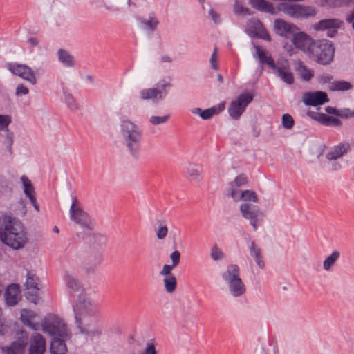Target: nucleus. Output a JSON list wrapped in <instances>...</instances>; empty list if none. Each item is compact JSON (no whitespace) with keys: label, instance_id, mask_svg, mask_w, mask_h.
<instances>
[{"label":"nucleus","instance_id":"f257e3e1","mask_svg":"<svg viewBox=\"0 0 354 354\" xmlns=\"http://www.w3.org/2000/svg\"><path fill=\"white\" fill-rule=\"evenodd\" d=\"M3 223L4 231L1 235L2 242L14 250L24 248L28 241V237L23 223L7 215L3 216Z\"/></svg>","mask_w":354,"mask_h":354},{"label":"nucleus","instance_id":"f03ea898","mask_svg":"<svg viewBox=\"0 0 354 354\" xmlns=\"http://www.w3.org/2000/svg\"><path fill=\"white\" fill-rule=\"evenodd\" d=\"M120 129L124 142L131 156L138 158L142 132L140 127L129 120H122Z\"/></svg>","mask_w":354,"mask_h":354},{"label":"nucleus","instance_id":"7ed1b4c3","mask_svg":"<svg viewBox=\"0 0 354 354\" xmlns=\"http://www.w3.org/2000/svg\"><path fill=\"white\" fill-rule=\"evenodd\" d=\"M334 53L335 48L330 41L317 40L315 42L309 58L321 64L326 65L333 60Z\"/></svg>","mask_w":354,"mask_h":354},{"label":"nucleus","instance_id":"20e7f679","mask_svg":"<svg viewBox=\"0 0 354 354\" xmlns=\"http://www.w3.org/2000/svg\"><path fill=\"white\" fill-rule=\"evenodd\" d=\"M93 304L87 290H82L77 295V301L73 306L75 322L81 329V323L93 314Z\"/></svg>","mask_w":354,"mask_h":354},{"label":"nucleus","instance_id":"39448f33","mask_svg":"<svg viewBox=\"0 0 354 354\" xmlns=\"http://www.w3.org/2000/svg\"><path fill=\"white\" fill-rule=\"evenodd\" d=\"M42 330L52 337H64L67 335L66 324L56 315H47L41 324Z\"/></svg>","mask_w":354,"mask_h":354},{"label":"nucleus","instance_id":"423d86ee","mask_svg":"<svg viewBox=\"0 0 354 354\" xmlns=\"http://www.w3.org/2000/svg\"><path fill=\"white\" fill-rule=\"evenodd\" d=\"M71 218L86 232H91L94 227V224L88 216L82 207L74 201L70 208Z\"/></svg>","mask_w":354,"mask_h":354},{"label":"nucleus","instance_id":"0eeeda50","mask_svg":"<svg viewBox=\"0 0 354 354\" xmlns=\"http://www.w3.org/2000/svg\"><path fill=\"white\" fill-rule=\"evenodd\" d=\"M239 209L242 216L250 221L253 230L256 232L258 223L261 222L264 217V212L259 207L248 203L241 204Z\"/></svg>","mask_w":354,"mask_h":354},{"label":"nucleus","instance_id":"6e6552de","mask_svg":"<svg viewBox=\"0 0 354 354\" xmlns=\"http://www.w3.org/2000/svg\"><path fill=\"white\" fill-rule=\"evenodd\" d=\"M279 10L295 19L306 18L316 15V12L313 8L298 4L281 3Z\"/></svg>","mask_w":354,"mask_h":354},{"label":"nucleus","instance_id":"1a4fd4ad","mask_svg":"<svg viewBox=\"0 0 354 354\" xmlns=\"http://www.w3.org/2000/svg\"><path fill=\"white\" fill-rule=\"evenodd\" d=\"M271 64L272 66V70L276 77L288 85L294 84V75L287 59H279L277 61L276 64H272V62H271Z\"/></svg>","mask_w":354,"mask_h":354},{"label":"nucleus","instance_id":"9d476101","mask_svg":"<svg viewBox=\"0 0 354 354\" xmlns=\"http://www.w3.org/2000/svg\"><path fill=\"white\" fill-rule=\"evenodd\" d=\"M291 41L297 49L302 51L309 57L316 40L306 32L298 31L293 34Z\"/></svg>","mask_w":354,"mask_h":354},{"label":"nucleus","instance_id":"9b49d317","mask_svg":"<svg viewBox=\"0 0 354 354\" xmlns=\"http://www.w3.org/2000/svg\"><path fill=\"white\" fill-rule=\"evenodd\" d=\"M252 99L253 96L249 93L240 95L236 100L231 102L228 108L230 116L234 119H238Z\"/></svg>","mask_w":354,"mask_h":354},{"label":"nucleus","instance_id":"f8f14e48","mask_svg":"<svg viewBox=\"0 0 354 354\" xmlns=\"http://www.w3.org/2000/svg\"><path fill=\"white\" fill-rule=\"evenodd\" d=\"M7 68L14 75L26 80L32 85L36 84L37 78L34 71L26 64H8Z\"/></svg>","mask_w":354,"mask_h":354},{"label":"nucleus","instance_id":"ddd939ff","mask_svg":"<svg viewBox=\"0 0 354 354\" xmlns=\"http://www.w3.org/2000/svg\"><path fill=\"white\" fill-rule=\"evenodd\" d=\"M342 24V21L339 19H326L315 23L312 27L316 31H326V35L333 37Z\"/></svg>","mask_w":354,"mask_h":354},{"label":"nucleus","instance_id":"4468645a","mask_svg":"<svg viewBox=\"0 0 354 354\" xmlns=\"http://www.w3.org/2000/svg\"><path fill=\"white\" fill-rule=\"evenodd\" d=\"M17 339L9 346L2 348V351L6 354H24L26 347L28 335L26 331L21 330L18 334Z\"/></svg>","mask_w":354,"mask_h":354},{"label":"nucleus","instance_id":"2eb2a0df","mask_svg":"<svg viewBox=\"0 0 354 354\" xmlns=\"http://www.w3.org/2000/svg\"><path fill=\"white\" fill-rule=\"evenodd\" d=\"M37 281L38 279L35 274L27 272L26 281L24 284L27 290L26 297L28 301L34 304H37L38 300L39 289L37 286Z\"/></svg>","mask_w":354,"mask_h":354},{"label":"nucleus","instance_id":"dca6fc26","mask_svg":"<svg viewBox=\"0 0 354 354\" xmlns=\"http://www.w3.org/2000/svg\"><path fill=\"white\" fill-rule=\"evenodd\" d=\"M169 83L162 84L160 88L143 89L140 91V97L142 100H153L154 102L162 100L167 95L166 87H170Z\"/></svg>","mask_w":354,"mask_h":354},{"label":"nucleus","instance_id":"f3484780","mask_svg":"<svg viewBox=\"0 0 354 354\" xmlns=\"http://www.w3.org/2000/svg\"><path fill=\"white\" fill-rule=\"evenodd\" d=\"M246 30L251 35L264 40L270 41L268 32L260 20L256 18L249 19L246 24Z\"/></svg>","mask_w":354,"mask_h":354},{"label":"nucleus","instance_id":"a211bd4d","mask_svg":"<svg viewBox=\"0 0 354 354\" xmlns=\"http://www.w3.org/2000/svg\"><path fill=\"white\" fill-rule=\"evenodd\" d=\"M328 101L326 93L323 91L305 93L302 96V102L307 106H316Z\"/></svg>","mask_w":354,"mask_h":354},{"label":"nucleus","instance_id":"6ab92c4d","mask_svg":"<svg viewBox=\"0 0 354 354\" xmlns=\"http://www.w3.org/2000/svg\"><path fill=\"white\" fill-rule=\"evenodd\" d=\"M274 28L277 34L285 38H288L290 36L292 37L298 29L295 25L281 19L274 20Z\"/></svg>","mask_w":354,"mask_h":354},{"label":"nucleus","instance_id":"aec40b11","mask_svg":"<svg viewBox=\"0 0 354 354\" xmlns=\"http://www.w3.org/2000/svg\"><path fill=\"white\" fill-rule=\"evenodd\" d=\"M46 340L39 333L32 335L30 338L28 354H44Z\"/></svg>","mask_w":354,"mask_h":354},{"label":"nucleus","instance_id":"412c9836","mask_svg":"<svg viewBox=\"0 0 354 354\" xmlns=\"http://www.w3.org/2000/svg\"><path fill=\"white\" fill-rule=\"evenodd\" d=\"M21 181L23 184L24 192L25 195L28 197L30 201L32 204L36 211L39 212V207L37 203L36 193L32 183H31L30 180L26 176H22L21 177Z\"/></svg>","mask_w":354,"mask_h":354},{"label":"nucleus","instance_id":"4be33fe9","mask_svg":"<svg viewBox=\"0 0 354 354\" xmlns=\"http://www.w3.org/2000/svg\"><path fill=\"white\" fill-rule=\"evenodd\" d=\"M6 304L9 306L17 304L21 299L19 287L17 284L12 283L8 286L4 294Z\"/></svg>","mask_w":354,"mask_h":354},{"label":"nucleus","instance_id":"5701e85b","mask_svg":"<svg viewBox=\"0 0 354 354\" xmlns=\"http://www.w3.org/2000/svg\"><path fill=\"white\" fill-rule=\"evenodd\" d=\"M64 280L66 287L73 292H82V290H86L81 284L80 281L75 275L66 272Z\"/></svg>","mask_w":354,"mask_h":354},{"label":"nucleus","instance_id":"b1692460","mask_svg":"<svg viewBox=\"0 0 354 354\" xmlns=\"http://www.w3.org/2000/svg\"><path fill=\"white\" fill-rule=\"evenodd\" d=\"M250 5L255 10L261 12L275 14V9L273 5L266 0H249Z\"/></svg>","mask_w":354,"mask_h":354},{"label":"nucleus","instance_id":"393cba45","mask_svg":"<svg viewBox=\"0 0 354 354\" xmlns=\"http://www.w3.org/2000/svg\"><path fill=\"white\" fill-rule=\"evenodd\" d=\"M350 149V145L348 143H341L335 146L326 155V158L329 160H335L346 153Z\"/></svg>","mask_w":354,"mask_h":354},{"label":"nucleus","instance_id":"a878e982","mask_svg":"<svg viewBox=\"0 0 354 354\" xmlns=\"http://www.w3.org/2000/svg\"><path fill=\"white\" fill-rule=\"evenodd\" d=\"M313 118L314 120H317L322 124L327 126L338 127L342 124L340 120L333 116H328L325 113H316L315 115Z\"/></svg>","mask_w":354,"mask_h":354},{"label":"nucleus","instance_id":"bb28decb","mask_svg":"<svg viewBox=\"0 0 354 354\" xmlns=\"http://www.w3.org/2000/svg\"><path fill=\"white\" fill-rule=\"evenodd\" d=\"M249 250L251 257L254 258L258 267L261 269H263L265 267V262L263 259L261 250L260 248H259L255 243L252 241L249 247Z\"/></svg>","mask_w":354,"mask_h":354},{"label":"nucleus","instance_id":"cd10ccee","mask_svg":"<svg viewBox=\"0 0 354 354\" xmlns=\"http://www.w3.org/2000/svg\"><path fill=\"white\" fill-rule=\"evenodd\" d=\"M223 277L227 283L241 279L239 276V268L234 264L229 265Z\"/></svg>","mask_w":354,"mask_h":354},{"label":"nucleus","instance_id":"c85d7f7f","mask_svg":"<svg viewBox=\"0 0 354 354\" xmlns=\"http://www.w3.org/2000/svg\"><path fill=\"white\" fill-rule=\"evenodd\" d=\"M61 338L53 337L50 348L51 354H66V346Z\"/></svg>","mask_w":354,"mask_h":354},{"label":"nucleus","instance_id":"c756f323","mask_svg":"<svg viewBox=\"0 0 354 354\" xmlns=\"http://www.w3.org/2000/svg\"><path fill=\"white\" fill-rule=\"evenodd\" d=\"M230 293L234 297H239L245 292V287L241 279L228 283Z\"/></svg>","mask_w":354,"mask_h":354},{"label":"nucleus","instance_id":"7c9ffc66","mask_svg":"<svg viewBox=\"0 0 354 354\" xmlns=\"http://www.w3.org/2000/svg\"><path fill=\"white\" fill-rule=\"evenodd\" d=\"M35 317L33 311L28 309H22L20 313L21 321L29 328L36 330V324L32 323V319Z\"/></svg>","mask_w":354,"mask_h":354},{"label":"nucleus","instance_id":"2f4dec72","mask_svg":"<svg viewBox=\"0 0 354 354\" xmlns=\"http://www.w3.org/2000/svg\"><path fill=\"white\" fill-rule=\"evenodd\" d=\"M254 48L261 64H266L272 69V66L271 65V62H272V64H276L272 57L267 56L266 51L261 49L259 46H254Z\"/></svg>","mask_w":354,"mask_h":354},{"label":"nucleus","instance_id":"473e14b6","mask_svg":"<svg viewBox=\"0 0 354 354\" xmlns=\"http://www.w3.org/2000/svg\"><path fill=\"white\" fill-rule=\"evenodd\" d=\"M297 71L299 73L301 79L304 81H310L313 77V71L308 68L301 61L298 62Z\"/></svg>","mask_w":354,"mask_h":354},{"label":"nucleus","instance_id":"72a5a7b5","mask_svg":"<svg viewBox=\"0 0 354 354\" xmlns=\"http://www.w3.org/2000/svg\"><path fill=\"white\" fill-rule=\"evenodd\" d=\"M187 172L189 176L194 180H201L202 179V170L200 167L189 164L187 167Z\"/></svg>","mask_w":354,"mask_h":354},{"label":"nucleus","instance_id":"f704fd0d","mask_svg":"<svg viewBox=\"0 0 354 354\" xmlns=\"http://www.w3.org/2000/svg\"><path fill=\"white\" fill-rule=\"evenodd\" d=\"M340 257V253L338 251H333L331 254L326 258L323 262V268L326 271H329L332 266L335 263Z\"/></svg>","mask_w":354,"mask_h":354},{"label":"nucleus","instance_id":"c9c22d12","mask_svg":"<svg viewBox=\"0 0 354 354\" xmlns=\"http://www.w3.org/2000/svg\"><path fill=\"white\" fill-rule=\"evenodd\" d=\"M352 85L346 81H335L332 82L330 90L333 91H344L351 89Z\"/></svg>","mask_w":354,"mask_h":354},{"label":"nucleus","instance_id":"e433bc0d","mask_svg":"<svg viewBox=\"0 0 354 354\" xmlns=\"http://www.w3.org/2000/svg\"><path fill=\"white\" fill-rule=\"evenodd\" d=\"M163 283H164V287L165 288V290L168 293H173L176 290V284H177L176 278L174 275L171 276V277H164Z\"/></svg>","mask_w":354,"mask_h":354},{"label":"nucleus","instance_id":"4c0bfd02","mask_svg":"<svg viewBox=\"0 0 354 354\" xmlns=\"http://www.w3.org/2000/svg\"><path fill=\"white\" fill-rule=\"evenodd\" d=\"M59 60L66 66H72L74 64L73 57L64 50L58 51Z\"/></svg>","mask_w":354,"mask_h":354},{"label":"nucleus","instance_id":"58836bf2","mask_svg":"<svg viewBox=\"0 0 354 354\" xmlns=\"http://www.w3.org/2000/svg\"><path fill=\"white\" fill-rule=\"evenodd\" d=\"M101 261V253L100 251H97L96 253L93 254V250H91L86 257V261L88 263L91 264L93 267V269L95 268Z\"/></svg>","mask_w":354,"mask_h":354},{"label":"nucleus","instance_id":"ea45409f","mask_svg":"<svg viewBox=\"0 0 354 354\" xmlns=\"http://www.w3.org/2000/svg\"><path fill=\"white\" fill-rule=\"evenodd\" d=\"M241 200L247 202H257L258 197L256 193L252 190H245L241 192Z\"/></svg>","mask_w":354,"mask_h":354},{"label":"nucleus","instance_id":"a19ab883","mask_svg":"<svg viewBox=\"0 0 354 354\" xmlns=\"http://www.w3.org/2000/svg\"><path fill=\"white\" fill-rule=\"evenodd\" d=\"M234 11L237 15H250V10L244 7L243 3L238 0L234 2Z\"/></svg>","mask_w":354,"mask_h":354},{"label":"nucleus","instance_id":"79ce46f5","mask_svg":"<svg viewBox=\"0 0 354 354\" xmlns=\"http://www.w3.org/2000/svg\"><path fill=\"white\" fill-rule=\"evenodd\" d=\"M169 118V115H165L163 116L153 115L149 118V121L151 125L157 126L159 124L166 123L168 121Z\"/></svg>","mask_w":354,"mask_h":354},{"label":"nucleus","instance_id":"37998d69","mask_svg":"<svg viewBox=\"0 0 354 354\" xmlns=\"http://www.w3.org/2000/svg\"><path fill=\"white\" fill-rule=\"evenodd\" d=\"M210 257L213 260L218 261L224 258V254L216 245H214L211 248Z\"/></svg>","mask_w":354,"mask_h":354},{"label":"nucleus","instance_id":"c03bdc74","mask_svg":"<svg viewBox=\"0 0 354 354\" xmlns=\"http://www.w3.org/2000/svg\"><path fill=\"white\" fill-rule=\"evenodd\" d=\"M64 99L68 107L72 110L75 111L78 109L77 104L74 97L70 93H65Z\"/></svg>","mask_w":354,"mask_h":354},{"label":"nucleus","instance_id":"a18cd8bd","mask_svg":"<svg viewBox=\"0 0 354 354\" xmlns=\"http://www.w3.org/2000/svg\"><path fill=\"white\" fill-rule=\"evenodd\" d=\"M282 124L285 129H291L294 124L292 117L289 114H283L282 116Z\"/></svg>","mask_w":354,"mask_h":354},{"label":"nucleus","instance_id":"49530a36","mask_svg":"<svg viewBox=\"0 0 354 354\" xmlns=\"http://www.w3.org/2000/svg\"><path fill=\"white\" fill-rule=\"evenodd\" d=\"M10 331V325L6 319H0V335H5Z\"/></svg>","mask_w":354,"mask_h":354},{"label":"nucleus","instance_id":"de8ad7c7","mask_svg":"<svg viewBox=\"0 0 354 354\" xmlns=\"http://www.w3.org/2000/svg\"><path fill=\"white\" fill-rule=\"evenodd\" d=\"M170 259L171 261V266L174 267H176L180 263V253L178 250H175L173 252L171 253Z\"/></svg>","mask_w":354,"mask_h":354},{"label":"nucleus","instance_id":"09e8293b","mask_svg":"<svg viewBox=\"0 0 354 354\" xmlns=\"http://www.w3.org/2000/svg\"><path fill=\"white\" fill-rule=\"evenodd\" d=\"M143 23L148 29H149L152 31L153 30H155V28L159 24L158 19H156V18H153V17L149 18V19L146 20Z\"/></svg>","mask_w":354,"mask_h":354},{"label":"nucleus","instance_id":"8fccbe9b","mask_svg":"<svg viewBox=\"0 0 354 354\" xmlns=\"http://www.w3.org/2000/svg\"><path fill=\"white\" fill-rule=\"evenodd\" d=\"M11 122V118L8 115H0V129L5 130Z\"/></svg>","mask_w":354,"mask_h":354},{"label":"nucleus","instance_id":"3c124183","mask_svg":"<svg viewBox=\"0 0 354 354\" xmlns=\"http://www.w3.org/2000/svg\"><path fill=\"white\" fill-rule=\"evenodd\" d=\"M171 265H165L162 267V269L160 272V274L163 276L164 277L174 276L171 273V270L174 268Z\"/></svg>","mask_w":354,"mask_h":354},{"label":"nucleus","instance_id":"603ef678","mask_svg":"<svg viewBox=\"0 0 354 354\" xmlns=\"http://www.w3.org/2000/svg\"><path fill=\"white\" fill-rule=\"evenodd\" d=\"M168 233V228L166 225L160 226L156 231L157 238L160 240L164 239Z\"/></svg>","mask_w":354,"mask_h":354},{"label":"nucleus","instance_id":"864d4df0","mask_svg":"<svg viewBox=\"0 0 354 354\" xmlns=\"http://www.w3.org/2000/svg\"><path fill=\"white\" fill-rule=\"evenodd\" d=\"M216 113V109L214 108H210L205 110H203V113L201 114V118L203 120H208L211 118Z\"/></svg>","mask_w":354,"mask_h":354},{"label":"nucleus","instance_id":"5fc2aeb1","mask_svg":"<svg viewBox=\"0 0 354 354\" xmlns=\"http://www.w3.org/2000/svg\"><path fill=\"white\" fill-rule=\"evenodd\" d=\"M338 116L344 117V118H352L354 116V111L350 110L349 109H344L343 110H339Z\"/></svg>","mask_w":354,"mask_h":354},{"label":"nucleus","instance_id":"6e6d98bb","mask_svg":"<svg viewBox=\"0 0 354 354\" xmlns=\"http://www.w3.org/2000/svg\"><path fill=\"white\" fill-rule=\"evenodd\" d=\"M234 182L237 187H240L248 183V178L244 174H240L235 178Z\"/></svg>","mask_w":354,"mask_h":354},{"label":"nucleus","instance_id":"4d7b16f0","mask_svg":"<svg viewBox=\"0 0 354 354\" xmlns=\"http://www.w3.org/2000/svg\"><path fill=\"white\" fill-rule=\"evenodd\" d=\"M29 93L28 88L23 84H19L16 88V95H27Z\"/></svg>","mask_w":354,"mask_h":354},{"label":"nucleus","instance_id":"13d9d810","mask_svg":"<svg viewBox=\"0 0 354 354\" xmlns=\"http://www.w3.org/2000/svg\"><path fill=\"white\" fill-rule=\"evenodd\" d=\"M230 196L234 199L235 201H239L241 200V192L234 189L231 188L230 189Z\"/></svg>","mask_w":354,"mask_h":354},{"label":"nucleus","instance_id":"bf43d9fd","mask_svg":"<svg viewBox=\"0 0 354 354\" xmlns=\"http://www.w3.org/2000/svg\"><path fill=\"white\" fill-rule=\"evenodd\" d=\"M209 14L214 23L218 24L221 22L219 15L217 12H216L212 8L209 9Z\"/></svg>","mask_w":354,"mask_h":354},{"label":"nucleus","instance_id":"052dcab7","mask_svg":"<svg viewBox=\"0 0 354 354\" xmlns=\"http://www.w3.org/2000/svg\"><path fill=\"white\" fill-rule=\"evenodd\" d=\"M216 60H217V49L215 48L212 56H211V59H210V62H211L212 66L214 70L218 69V66L216 64Z\"/></svg>","mask_w":354,"mask_h":354},{"label":"nucleus","instance_id":"680f3d73","mask_svg":"<svg viewBox=\"0 0 354 354\" xmlns=\"http://www.w3.org/2000/svg\"><path fill=\"white\" fill-rule=\"evenodd\" d=\"M333 80V77L329 75H324L320 77V82L323 84L330 82Z\"/></svg>","mask_w":354,"mask_h":354},{"label":"nucleus","instance_id":"e2e57ef3","mask_svg":"<svg viewBox=\"0 0 354 354\" xmlns=\"http://www.w3.org/2000/svg\"><path fill=\"white\" fill-rule=\"evenodd\" d=\"M326 111L329 114H333V115L338 116L339 110H337L332 106H327L326 108Z\"/></svg>","mask_w":354,"mask_h":354},{"label":"nucleus","instance_id":"0e129e2a","mask_svg":"<svg viewBox=\"0 0 354 354\" xmlns=\"http://www.w3.org/2000/svg\"><path fill=\"white\" fill-rule=\"evenodd\" d=\"M28 41L32 46H36L39 44V40L36 37H30L28 39Z\"/></svg>","mask_w":354,"mask_h":354},{"label":"nucleus","instance_id":"69168bd1","mask_svg":"<svg viewBox=\"0 0 354 354\" xmlns=\"http://www.w3.org/2000/svg\"><path fill=\"white\" fill-rule=\"evenodd\" d=\"M331 169L333 171L339 170L341 168V165L337 162H333L330 163Z\"/></svg>","mask_w":354,"mask_h":354},{"label":"nucleus","instance_id":"338daca9","mask_svg":"<svg viewBox=\"0 0 354 354\" xmlns=\"http://www.w3.org/2000/svg\"><path fill=\"white\" fill-rule=\"evenodd\" d=\"M347 21L351 24L353 28L354 29V10L351 12Z\"/></svg>","mask_w":354,"mask_h":354},{"label":"nucleus","instance_id":"774afa93","mask_svg":"<svg viewBox=\"0 0 354 354\" xmlns=\"http://www.w3.org/2000/svg\"><path fill=\"white\" fill-rule=\"evenodd\" d=\"M161 60L163 62H171V57H169L168 55L162 56L161 57Z\"/></svg>","mask_w":354,"mask_h":354}]
</instances>
